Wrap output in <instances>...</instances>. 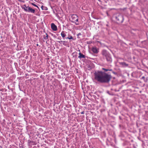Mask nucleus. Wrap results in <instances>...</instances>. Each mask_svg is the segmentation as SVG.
Segmentation results:
<instances>
[{
  "mask_svg": "<svg viewBox=\"0 0 148 148\" xmlns=\"http://www.w3.org/2000/svg\"><path fill=\"white\" fill-rule=\"evenodd\" d=\"M95 77L97 81L101 83H108L111 78L110 75L99 71L95 73Z\"/></svg>",
  "mask_w": 148,
  "mask_h": 148,
  "instance_id": "1",
  "label": "nucleus"
},
{
  "mask_svg": "<svg viewBox=\"0 0 148 148\" xmlns=\"http://www.w3.org/2000/svg\"><path fill=\"white\" fill-rule=\"evenodd\" d=\"M103 58H105L107 61L111 62L112 59L109 53L106 50H104L102 51Z\"/></svg>",
  "mask_w": 148,
  "mask_h": 148,
  "instance_id": "2",
  "label": "nucleus"
},
{
  "mask_svg": "<svg viewBox=\"0 0 148 148\" xmlns=\"http://www.w3.org/2000/svg\"><path fill=\"white\" fill-rule=\"evenodd\" d=\"M71 22L75 23L76 25H78L79 24L78 23V17L76 14H73L71 16Z\"/></svg>",
  "mask_w": 148,
  "mask_h": 148,
  "instance_id": "3",
  "label": "nucleus"
},
{
  "mask_svg": "<svg viewBox=\"0 0 148 148\" xmlns=\"http://www.w3.org/2000/svg\"><path fill=\"white\" fill-rule=\"evenodd\" d=\"M116 19L119 22H122L123 20V17L122 15H119L116 17Z\"/></svg>",
  "mask_w": 148,
  "mask_h": 148,
  "instance_id": "4",
  "label": "nucleus"
},
{
  "mask_svg": "<svg viewBox=\"0 0 148 148\" xmlns=\"http://www.w3.org/2000/svg\"><path fill=\"white\" fill-rule=\"evenodd\" d=\"M92 51L93 53L97 54L99 52V49L95 47H93L92 48Z\"/></svg>",
  "mask_w": 148,
  "mask_h": 148,
  "instance_id": "5",
  "label": "nucleus"
},
{
  "mask_svg": "<svg viewBox=\"0 0 148 148\" xmlns=\"http://www.w3.org/2000/svg\"><path fill=\"white\" fill-rule=\"evenodd\" d=\"M51 27L53 31H56L57 29V26L53 23H52L51 24Z\"/></svg>",
  "mask_w": 148,
  "mask_h": 148,
  "instance_id": "6",
  "label": "nucleus"
},
{
  "mask_svg": "<svg viewBox=\"0 0 148 148\" xmlns=\"http://www.w3.org/2000/svg\"><path fill=\"white\" fill-rule=\"evenodd\" d=\"M60 44H62L65 46H66L67 44V42L66 41L60 40L58 42Z\"/></svg>",
  "mask_w": 148,
  "mask_h": 148,
  "instance_id": "7",
  "label": "nucleus"
},
{
  "mask_svg": "<svg viewBox=\"0 0 148 148\" xmlns=\"http://www.w3.org/2000/svg\"><path fill=\"white\" fill-rule=\"evenodd\" d=\"M27 7L28 8V10L27 11L28 12H30L33 13H35V10L34 9H33L32 8L28 6Z\"/></svg>",
  "mask_w": 148,
  "mask_h": 148,
  "instance_id": "8",
  "label": "nucleus"
},
{
  "mask_svg": "<svg viewBox=\"0 0 148 148\" xmlns=\"http://www.w3.org/2000/svg\"><path fill=\"white\" fill-rule=\"evenodd\" d=\"M85 56L81 53H79L78 58H85Z\"/></svg>",
  "mask_w": 148,
  "mask_h": 148,
  "instance_id": "9",
  "label": "nucleus"
},
{
  "mask_svg": "<svg viewBox=\"0 0 148 148\" xmlns=\"http://www.w3.org/2000/svg\"><path fill=\"white\" fill-rule=\"evenodd\" d=\"M61 35L62 36V37L63 38H64L65 36H66V34H65V32L63 31H62L61 33Z\"/></svg>",
  "mask_w": 148,
  "mask_h": 148,
  "instance_id": "10",
  "label": "nucleus"
},
{
  "mask_svg": "<svg viewBox=\"0 0 148 148\" xmlns=\"http://www.w3.org/2000/svg\"><path fill=\"white\" fill-rule=\"evenodd\" d=\"M120 63L121 65L123 66H128V64L125 62H120Z\"/></svg>",
  "mask_w": 148,
  "mask_h": 148,
  "instance_id": "11",
  "label": "nucleus"
},
{
  "mask_svg": "<svg viewBox=\"0 0 148 148\" xmlns=\"http://www.w3.org/2000/svg\"><path fill=\"white\" fill-rule=\"evenodd\" d=\"M41 8L42 10H47L48 9V8L47 7L43 5L42 6Z\"/></svg>",
  "mask_w": 148,
  "mask_h": 148,
  "instance_id": "12",
  "label": "nucleus"
},
{
  "mask_svg": "<svg viewBox=\"0 0 148 148\" xmlns=\"http://www.w3.org/2000/svg\"><path fill=\"white\" fill-rule=\"evenodd\" d=\"M46 36L45 35L43 36V38L45 40H47L48 39V35L46 33Z\"/></svg>",
  "mask_w": 148,
  "mask_h": 148,
  "instance_id": "13",
  "label": "nucleus"
},
{
  "mask_svg": "<svg viewBox=\"0 0 148 148\" xmlns=\"http://www.w3.org/2000/svg\"><path fill=\"white\" fill-rule=\"evenodd\" d=\"M102 69L105 71H112V69H105L104 68H102Z\"/></svg>",
  "mask_w": 148,
  "mask_h": 148,
  "instance_id": "14",
  "label": "nucleus"
},
{
  "mask_svg": "<svg viewBox=\"0 0 148 148\" xmlns=\"http://www.w3.org/2000/svg\"><path fill=\"white\" fill-rule=\"evenodd\" d=\"M66 38L69 39H73V38L72 36H70V37H67Z\"/></svg>",
  "mask_w": 148,
  "mask_h": 148,
  "instance_id": "15",
  "label": "nucleus"
},
{
  "mask_svg": "<svg viewBox=\"0 0 148 148\" xmlns=\"http://www.w3.org/2000/svg\"><path fill=\"white\" fill-rule=\"evenodd\" d=\"M31 4L33 5V6H34L35 7H37L38 8V6H37L34 3H32Z\"/></svg>",
  "mask_w": 148,
  "mask_h": 148,
  "instance_id": "16",
  "label": "nucleus"
},
{
  "mask_svg": "<svg viewBox=\"0 0 148 148\" xmlns=\"http://www.w3.org/2000/svg\"><path fill=\"white\" fill-rule=\"evenodd\" d=\"M50 1L54 2H56L58 1V0H49Z\"/></svg>",
  "mask_w": 148,
  "mask_h": 148,
  "instance_id": "17",
  "label": "nucleus"
},
{
  "mask_svg": "<svg viewBox=\"0 0 148 148\" xmlns=\"http://www.w3.org/2000/svg\"><path fill=\"white\" fill-rule=\"evenodd\" d=\"M145 76H143L142 77V79H144V81L145 82H146L147 81V79H146V80H145Z\"/></svg>",
  "mask_w": 148,
  "mask_h": 148,
  "instance_id": "18",
  "label": "nucleus"
},
{
  "mask_svg": "<svg viewBox=\"0 0 148 148\" xmlns=\"http://www.w3.org/2000/svg\"><path fill=\"white\" fill-rule=\"evenodd\" d=\"M28 8L27 7L25 6V8H24V10L25 11H27L28 10L27 9V8Z\"/></svg>",
  "mask_w": 148,
  "mask_h": 148,
  "instance_id": "19",
  "label": "nucleus"
},
{
  "mask_svg": "<svg viewBox=\"0 0 148 148\" xmlns=\"http://www.w3.org/2000/svg\"><path fill=\"white\" fill-rule=\"evenodd\" d=\"M81 114H84V112H81Z\"/></svg>",
  "mask_w": 148,
  "mask_h": 148,
  "instance_id": "20",
  "label": "nucleus"
},
{
  "mask_svg": "<svg viewBox=\"0 0 148 148\" xmlns=\"http://www.w3.org/2000/svg\"><path fill=\"white\" fill-rule=\"evenodd\" d=\"M0 148H2V147L1 146H0Z\"/></svg>",
  "mask_w": 148,
  "mask_h": 148,
  "instance_id": "21",
  "label": "nucleus"
},
{
  "mask_svg": "<svg viewBox=\"0 0 148 148\" xmlns=\"http://www.w3.org/2000/svg\"><path fill=\"white\" fill-rule=\"evenodd\" d=\"M37 45L38 46V44H37Z\"/></svg>",
  "mask_w": 148,
  "mask_h": 148,
  "instance_id": "22",
  "label": "nucleus"
},
{
  "mask_svg": "<svg viewBox=\"0 0 148 148\" xmlns=\"http://www.w3.org/2000/svg\"><path fill=\"white\" fill-rule=\"evenodd\" d=\"M147 86L148 87V84L147 85Z\"/></svg>",
  "mask_w": 148,
  "mask_h": 148,
  "instance_id": "23",
  "label": "nucleus"
}]
</instances>
